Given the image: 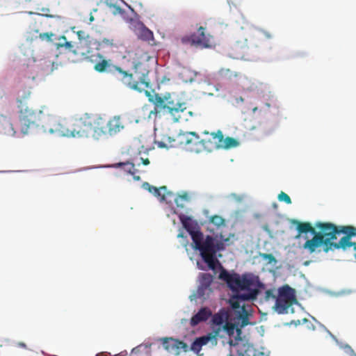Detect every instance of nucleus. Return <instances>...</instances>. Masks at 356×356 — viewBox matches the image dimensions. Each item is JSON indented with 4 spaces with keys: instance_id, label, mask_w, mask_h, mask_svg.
<instances>
[{
    "instance_id": "1",
    "label": "nucleus",
    "mask_w": 356,
    "mask_h": 356,
    "mask_svg": "<svg viewBox=\"0 0 356 356\" xmlns=\"http://www.w3.org/2000/svg\"><path fill=\"white\" fill-rule=\"evenodd\" d=\"M293 223L297 225L298 236L309 232L313 234V237L307 238L302 245L310 254L322 251L327 253L348 246L350 237L356 230L352 225H337L330 222H316L314 226L308 222L294 220Z\"/></svg>"
},
{
    "instance_id": "2",
    "label": "nucleus",
    "mask_w": 356,
    "mask_h": 356,
    "mask_svg": "<svg viewBox=\"0 0 356 356\" xmlns=\"http://www.w3.org/2000/svg\"><path fill=\"white\" fill-rule=\"evenodd\" d=\"M90 62L93 63L94 70L99 73H107L116 80L122 82L130 89L140 92L151 88L148 78L147 65L142 61L133 62V73L124 70L114 65L111 59H106L102 54L97 53L91 56Z\"/></svg>"
},
{
    "instance_id": "3",
    "label": "nucleus",
    "mask_w": 356,
    "mask_h": 356,
    "mask_svg": "<svg viewBox=\"0 0 356 356\" xmlns=\"http://www.w3.org/2000/svg\"><path fill=\"white\" fill-rule=\"evenodd\" d=\"M219 278L225 281L232 291L238 294V297L243 300H254L259 293L258 282L251 274L229 273L222 269Z\"/></svg>"
},
{
    "instance_id": "4",
    "label": "nucleus",
    "mask_w": 356,
    "mask_h": 356,
    "mask_svg": "<svg viewBox=\"0 0 356 356\" xmlns=\"http://www.w3.org/2000/svg\"><path fill=\"white\" fill-rule=\"evenodd\" d=\"M31 91L25 90L17 98L18 117L20 122L21 131L25 134L30 127L38 126L44 118V113L48 108L45 106H35L29 101Z\"/></svg>"
},
{
    "instance_id": "5",
    "label": "nucleus",
    "mask_w": 356,
    "mask_h": 356,
    "mask_svg": "<svg viewBox=\"0 0 356 356\" xmlns=\"http://www.w3.org/2000/svg\"><path fill=\"white\" fill-rule=\"evenodd\" d=\"M154 104L155 113L165 116L168 120L174 122L179 120H188V117L193 115L191 111H187L185 102L175 101L170 96L162 97L156 95Z\"/></svg>"
},
{
    "instance_id": "6",
    "label": "nucleus",
    "mask_w": 356,
    "mask_h": 356,
    "mask_svg": "<svg viewBox=\"0 0 356 356\" xmlns=\"http://www.w3.org/2000/svg\"><path fill=\"white\" fill-rule=\"evenodd\" d=\"M211 325L213 330L206 335L196 338L191 344V350L199 354L203 346L208 345L213 348L218 344V337L222 331V325L229 321V311L225 308L220 309L217 313L211 316Z\"/></svg>"
},
{
    "instance_id": "7",
    "label": "nucleus",
    "mask_w": 356,
    "mask_h": 356,
    "mask_svg": "<svg viewBox=\"0 0 356 356\" xmlns=\"http://www.w3.org/2000/svg\"><path fill=\"white\" fill-rule=\"evenodd\" d=\"M99 115L85 113L75 118L70 125V136L88 137L99 140Z\"/></svg>"
},
{
    "instance_id": "8",
    "label": "nucleus",
    "mask_w": 356,
    "mask_h": 356,
    "mask_svg": "<svg viewBox=\"0 0 356 356\" xmlns=\"http://www.w3.org/2000/svg\"><path fill=\"white\" fill-rule=\"evenodd\" d=\"M193 243L194 244V248L200 251L204 262L208 264L210 268L214 269L216 261L214 238L209 235H207L205 238H204V236L199 238L195 236Z\"/></svg>"
},
{
    "instance_id": "9",
    "label": "nucleus",
    "mask_w": 356,
    "mask_h": 356,
    "mask_svg": "<svg viewBox=\"0 0 356 356\" xmlns=\"http://www.w3.org/2000/svg\"><path fill=\"white\" fill-rule=\"evenodd\" d=\"M42 127L45 131L51 134H57L59 136L70 137L72 132L70 131V126L65 120H60L53 115L48 108L47 113H44V118Z\"/></svg>"
},
{
    "instance_id": "10",
    "label": "nucleus",
    "mask_w": 356,
    "mask_h": 356,
    "mask_svg": "<svg viewBox=\"0 0 356 356\" xmlns=\"http://www.w3.org/2000/svg\"><path fill=\"white\" fill-rule=\"evenodd\" d=\"M42 127L45 131L51 134H57L59 136L70 137L72 132L70 131V126L65 120H60L53 115L48 108L47 113H44V118Z\"/></svg>"
},
{
    "instance_id": "11",
    "label": "nucleus",
    "mask_w": 356,
    "mask_h": 356,
    "mask_svg": "<svg viewBox=\"0 0 356 356\" xmlns=\"http://www.w3.org/2000/svg\"><path fill=\"white\" fill-rule=\"evenodd\" d=\"M182 44H190L200 49L211 48L213 46V36L206 31V28L200 26L197 32L181 38Z\"/></svg>"
},
{
    "instance_id": "12",
    "label": "nucleus",
    "mask_w": 356,
    "mask_h": 356,
    "mask_svg": "<svg viewBox=\"0 0 356 356\" xmlns=\"http://www.w3.org/2000/svg\"><path fill=\"white\" fill-rule=\"evenodd\" d=\"M125 124L120 116L115 115L108 120L99 115V139L103 136H113L122 131Z\"/></svg>"
},
{
    "instance_id": "13",
    "label": "nucleus",
    "mask_w": 356,
    "mask_h": 356,
    "mask_svg": "<svg viewBox=\"0 0 356 356\" xmlns=\"http://www.w3.org/2000/svg\"><path fill=\"white\" fill-rule=\"evenodd\" d=\"M296 301L293 290L286 285L279 289V293L275 300V309L279 314H287L291 311L293 303Z\"/></svg>"
},
{
    "instance_id": "14",
    "label": "nucleus",
    "mask_w": 356,
    "mask_h": 356,
    "mask_svg": "<svg viewBox=\"0 0 356 356\" xmlns=\"http://www.w3.org/2000/svg\"><path fill=\"white\" fill-rule=\"evenodd\" d=\"M229 344L232 346L236 353V356H268L264 351L255 348L252 344L245 342L241 337L234 340L229 339ZM227 356H235L230 353Z\"/></svg>"
},
{
    "instance_id": "15",
    "label": "nucleus",
    "mask_w": 356,
    "mask_h": 356,
    "mask_svg": "<svg viewBox=\"0 0 356 356\" xmlns=\"http://www.w3.org/2000/svg\"><path fill=\"white\" fill-rule=\"evenodd\" d=\"M179 146H184L191 152H200L203 150L202 139L195 131L180 133L177 135Z\"/></svg>"
},
{
    "instance_id": "16",
    "label": "nucleus",
    "mask_w": 356,
    "mask_h": 356,
    "mask_svg": "<svg viewBox=\"0 0 356 356\" xmlns=\"http://www.w3.org/2000/svg\"><path fill=\"white\" fill-rule=\"evenodd\" d=\"M203 134L205 136L204 138H202L203 150L211 152L214 150L220 149V143H222V132L220 130L211 133L204 131Z\"/></svg>"
},
{
    "instance_id": "17",
    "label": "nucleus",
    "mask_w": 356,
    "mask_h": 356,
    "mask_svg": "<svg viewBox=\"0 0 356 356\" xmlns=\"http://www.w3.org/2000/svg\"><path fill=\"white\" fill-rule=\"evenodd\" d=\"M213 280V277L211 274L204 273H200V285L197 291L199 298L206 299L209 296L210 293L212 292L211 284Z\"/></svg>"
},
{
    "instance_id": "18",
    "label": "nucleus",
    "mask_w": 356,
    "mask_h": 356,
    "mask_svg": "<svg viewBox=\"0 0 356 356\" xmlns=\"http://www.w3.org/2000/svg\"><path fill=\"white\" fill-rule=\"evenodd\" d=\"M162 344L168 352L175 354H179L181 350H186L187 348V345L184 341L173 338L162 339Z\"/></svg>"
},
{
    "instance_id": "19",
    "label": "nucleus",
    "mask_w": 356,
    "mask_h": 356,
    "mask_svg": "<svg viewBox=\"0 0 356 356\" xmlns=\"http://www.w3.org/2000/svg\"><path fill=\"white\" fill-rule=\"evenodd\" d=\"M184 227L187 230L191 236L193 242L195 236H203V234L200 232L198 224L190 217H186L181 220Z\"/></svg>"
},
{
    "instance_id": "20",
    "label": "nucleus",
    "mask_w": 356,
    "mask_h": 356,
    "mask_svg": "<svg viewBox=\"0 0 356 356\" xmlns=\"http://www.w3.org/2000/svg\"><path fill=\"white\" fill-rule=\"evenodd\" d=\"M0 134L14 136L16 134V127L6 116H0Z\"/></svg>"
},
{
    "instance_id": "21",
    "label": "nucleus",
    "mask_w": 356,
    "mask_h": 356,
    "mask_svg": "<svg viewBox=\"0 0 356 356\" xmlns=\"http://www.w3.org/2000/svg\"><path fill=\"white\" fill-rule=\"evenodd\" d=\"M212 316L211 310L208 307H202L197 314L191 318V326H196L201 322H205Z\"/></svg>"
},
{
    "instance_id": "22",
    "label": "nucleus",
    "mask_w": 356,
    "mask_h": 356,
    "mask_svg": "<svg viewBox=\"0 0 356 356\" xmlns=\"http://www.w3.org/2000/svg\"><path fill=\"white\" fill-rule=\"evenodd\" d=\"M176 140L177 136L173 138L168 135H163L161 139L160 140H156L155 143L160 148L177 147L179 146V143Z\"/></svg>"
},
{
    "instance_id": "23",
    "label": "nucleus",
    "mask_w": 356,
    "mask_h": 356,
    "mask_svg": "<svg viewBox=\"0 0 356 356\" xmlns=\"http://www.w3.org/2000/svg\"><path fill=\"white\" fill-rule=\"evenodd\" d=\"M112 168H122L123 170L128 172L129 174H131L134 175V179L136 180H140L139 176H135V166L134 164L127 161V162H120V163H116L111 165Z\"/></svg>"
},
{
    "instance_id": "24",
    "label": "nucleus",
    "mask_w": 356,
    "mask_h": 356,
    "mask_svg": "<svg viewBox=\"0 0 356 356\" xmlns=\"http://www.w3.org/2000/svg\"><path fill=\"white\" fill-rule=\"evenodd\" d=\"M238 145L239 142L236 139L229 136L224 138V135L222 134V143H220V149H229L236 147L238 146Z\"/></svg>"
},
{
    "instance_id": "25",
    "label": "nucleus",
    "mask_w": 356,
    "mask_h": 356,
    "mask_svg": "<svg viewBox=\"0 0 356 356\" xmlns=\"http://www.w3.org/2000/svg\"><path fill=\"white\" fill-rule=\"evenodd\" d=\"M247 45L246 44H240L236 43L232 47V50L233 52V57L236 58H242L245 56L246 52Z\"/></svg>"
},
{
    "instance_id": "26",
    "label": "nucleus",
    "mask_w": 356,
    "mask_h": 356,
    "mask_svg": "<svg viewBox=\"0 0 356 356\" xmlns=\"http://www.w3.org/2000/svg\"><path fill=\"white\" fill-rule=\"evenodd\" d=\"M240 300H242L238 297V294L234 293V296L230 298L229 303L232 309H240V311H238L239 316L241 317L242 314H241V312H244V307H241Z\"/></svg>"
},
{
    "instance_id": "27",
    "label": "nucleus",
    "mask_w": 356,
    "mask_h": 356,
    "mask_svg": "<svg viewBox=\"0 0 356 356\" xmlns=\"http://www.w3.org/2000/svg\"><path fill=\"white\" fill-rule=\"evenodd\" d=\"M138 38L144 41L153 40V33L146 27H142L138 31Z\"/></svg>"
},
{
    "instance_id": "28",
    "label": "nucleus",
    "mask_w": 356,
    "mask_h": 356,
    "mask_svg": "<svg viewBox=\"0 0 356 356\" xmlns=\"http://www.w3.org/2000/svg\"><path fill=\"white\" fill-rule=\"evenodd\" d=\"M222 330L225 331L229 336L233 335L235 331H237L238 335L241 334V330L236 327L235 324L229 322V321L222 325Z\"/></svg>"
},
{
    "instance_id": "29",
    "label": "nucleus",
    "mask_w": 356,
    "mask_h": 356,
    "mask_svg": "<svg viewBox=\"0 0 356 356\" xmlns=\"http://www.w3.org/2000/svg\"><path fill=\"white\" fill-rule=\"evenodd\" d=\"M59 40H63L64 41L63 43H58L57 44V47H65L66 49H67L69 51H72L75 53V50L74 49V45L72 44L71 42H67L66 40V37L64 35H62L60 37Z\"/></svg>"
},
{
    "instance_id": "30",
    "label": "nucleus",
    "mask_w": 356,
    "mask_h": 356,
    "mask_svg": "<svg viewBox=\"0 0 356 356\" xmlns=\"http://www.w3.org/2000/svg\"><path fill=\"white\" fill-rule=\"evenodd\" d=\"M210 222L216 225L217 227H219L222 225H225V220L220 216L215 215L211 216L210 218Z\"/></svg>"
},
{
    "instance_id": "31",
    "label": "nucleus",
    "mask_w": 356,
    "mask_h": 356,
    "mask_svg": "<svg viewBox=\"0 0 356 356\" xmlns=\"http://www.w3.org/2000/svg\"><path fill=\"white\" fill-rule=\"evenodd\" d=\"M41 13H40V15L49 17V18H58L60 19V17L56 15H51L49 13L50 10L48 8H41Z\"/></svg>"
},
{
    "instance_id": "32",
    "label": "nucleus",
    "mask_w": 356,
    "mask_h": 356,
    "mask_svg": "<svg viewBox=\"0 0 356 356\" xmlns=\"http://www.w3.org/2000/svg\"><path fill=\"white\" fill-rule=\"evenodd\" d=\"M260 256L263 259L266 260L269 264L277 262L275 257L272 254L261 253Z\"/></svg>"
},
{
    "instance_id": "33",
    "label": "nucleus",
    "mask_w": 356,
    "mask_h": 356,
    "mask_svg": "<svg viewBox=\"0 0 356 356\" xmlns=\"http://www.w3.org/2000/svg\"><path fill=\"white\" fill-rule=\"evenodd\" d=\"M55 36V34L51 32L42 33L39 35V38L41 40H46L47 42L52 41V38Z\"/></svg>"
},
{
    "instance_id": "34",
    "label": "nucleus",
    "mask_w": 356,
    "mask_h": 356,
    "mask_svg": "<svg viewBox=\"0 0 356 356\" xmlns=\"http://www.w3.org/2000/svg\"><path fill=\"white\" fill-rule=\"evenodd\" d=\"M279 201L280 202H286V204H289L291 203V200L290 198V197L286 194L284 192L282 191L279 195H278V197H277Z\"/></svg>"
},
{
    "instance_id": "35",
    "label": "nucleus",
    "mask_w": 356,
    "mask_h": 356,
    "mask_svg": "<svg viewBox=\"0 0 356 356\" xmlns=\"http://www.w3.org/2000/svg\"><path fill=\"white\" fill-rule=\"evenodd\" d=\"M277 296H276L275 294H274V291L272 289H268L266 291L265 293V298L266 300H270V298L271 299H273V300H276V298Z\"/></svg>"
},
{
    "instance_id": "36",
    "label": "nucleus",
    "mask_w": 356,
    "mask_h": 356,
    "mask_svg": "<svg viewBox=\"0 0 356 356\" xmlns=\"http://www.w3.org/2000/svg\"><path fill=\"white\" fill-rule=\"evenodd\" d=\"M214 247H215V249H216V253L218 251L222 250L225 249L224 243L222 242H221V241H216L215 239H214Z\"/></svg>"
},
{
    "instance_id": "37",
    "label": "nucleus",
    "mask_w": 356,
    "mask_h": 356,
    "mask_svg": "<svg viewBox=\"0 0 356 356\" xmlns=\"http://www.w3.org/2000/svg\"><path fill=\"white\" fill-rule=\"evenodd\" d=\"M145 188L147 189L152 193H156L158 192V188L156 187L150 186L148 183H145L143 184Z\"/></svg>"
},
{
    "instance_id": "38",
    "label": "nucleus",
    "mask_w": 356,
    "mask_h": 356,
    "mask_svg": "<svg viewBox=\"0 0 356 356\" xmlns=\"http://www.w3.org/2000/svg\"><path fill=\"white\" fill-rule=\"evenodd\" d=\"M113 13L114 15H117V14L123 15L124 13V10L122 8H121L120 6L113 5Z\"/></svg>"
},
{
    "instance_id": "39",
    "label": "nucleus",
    "mask_w": 356,
    "mask_h": 356,
    "mask_svg": "<svg viewBox=\"0 0 356 356\" xmlns=\"http://www.w3.org/2000/svg\"><path fill=\"white\" fill-rule=\"evenodd\" d=\"M113 44V40H109L106 38H104L102 41L99 42V46L107 45L112 46Z\"/></svg>"
},
{
    "instance_id": "40",
    "label": "nucleus",
    "mask_w": 356,
    "mask_h": 356,
    "mask_svg": "<svg viewBox=\"0 0 356 356\" xmlns=\"http://www.w3.org/2000/svg\"><path fill=\"white\" fill-rule=\"evenodd\" d=\"M165 191L166 190V187L165 186H162V187H160L159 188H158V192L156 193H154V195L156 197H161V200H165V197L164 195H162L161 193V191Z\"/></svg>"
},
{
    "instance_id": "41",
    "label": "nucleus",
    "mask_w": 356,
    "mask_h": 356,
    "mask_svg": "<svg viewBox=\"0 0 356 356\" xmlns=\"http://www.w3.org/2000/svg\"><path fill=\"white\" fill-rule=\"evenodd\" d=\"M229 73H231L232 74L230 70L229 69H222L220 71V74L221 76H228V74Z\"/></svg>"
},
{
    "instance_id": "42",
    "label": "nucleus",
    "mask_w": 356,
    "mask_h": 356,
    "mask_svg": "<svg viewBox=\"0 0 356 356\" xmlns=\"http://www.w3.org/2000/svg\"><path fill=\"white\" fill-rule=\"evenodd\" d=\"M248 324V318L246 316H243L242 318L241 326L246 325Z\"/></svg>"
},
{
    "instance_id": "43",
    "label": "nucleus",
    "mask_w": 356,
    "mask_h": 356,
    "mask_svg": "<svg viewBox=\"0 0 356 356\" xmlns=\"http://www.w3.org/2000/svg\"><path fill=\"white\" fill-rule=\"evenodd\" d=\"M17 346L19 347V348H25V349L27 348L26 343L24 342L17 343Z\"/></svg>"
},
{
    "instance_id": "44",
    "label": "nucleus",
    "mask_w": 356,
    "mask_h": 356,
    "mask_svg": "<svg viewBox=\"0 0 356 356\" xmlns=\"http://www.w3.org/2000/svg\"><path fill=\"white\" fill-rule=\"evenodd\" d=\"M142 161H143V163L145 165H148L149 163V161L148 159H141Z\"/></svg>"
},
{
    "instance_id": "45",
    "label": "nucleus",
    "mask_w": 356,
    "mask_h": 356,
    "mask_svg": "<svg viewBox=\"0 0 356 356\" xmlns=\"http://www.w3.org/2000/svg\"><path fill=\"white\" fill-rule=\"evenodd\" d=\"M141 55H143L145 58H146L147 57V54H145L143 52H141Z\"/></svg>"
},
{
    "instance_id": "46",
    "label": "nucleus",
    "mask_w": 356,
    "mask_h": 356,
    "mask_svg": "<svg viewBox=\"0 0 356 356\" xmlns=\"http://www.w3.org/2000/svg\"><path fill=\"white\" fill-rule=\"evenodd\" d=\"M178 236L179 238V237H184V234H183L182 233H180V234H178V236Z\"/></svg>"
},
{
    "instance_id": "47",
    "label": "nucleus",
    "mask_w": 356,
    "mask_h": 356,
    "mask_svg": "<svg viewBox=\"0 0 356 356\" xmlns=\"http://www.w3.org/2000/svg\"><path fill=\"white\" fill-rule=\"evenodd\" d=\"M188 197L187 194H185L183 196H181L182 198H184V199H186Z\"/></svg>"
},
{
    "instance_id": "48",
    "label": "nucleus",
    "mask_w": 356,
    "mask_h": 356,
    "mask_svg": "<svg viewBox=\"0 0 356 356\" xmlns=\"http://www.w3.org/2000/svg\"><path fill=\"white\" fill-rule=\"evenodd\" d=\"M257 109V107L254 108H253V112H255V111H256Z\"/></svg>"
},
{
    "instance_id": "49",
    "label": "nucleus",
    "mask_w": 356,
    "mask_h": 356,
    "mask_svg": "<svg viewBox=\"0 0 356 356\" xmlns=\"http://www.w3.org/2000/svg\"><path fill=\"white\" fill-rule=\"evenodd\" d=\"M97 356H99V354H97Z\"/></svg>"
}]
</instances>
